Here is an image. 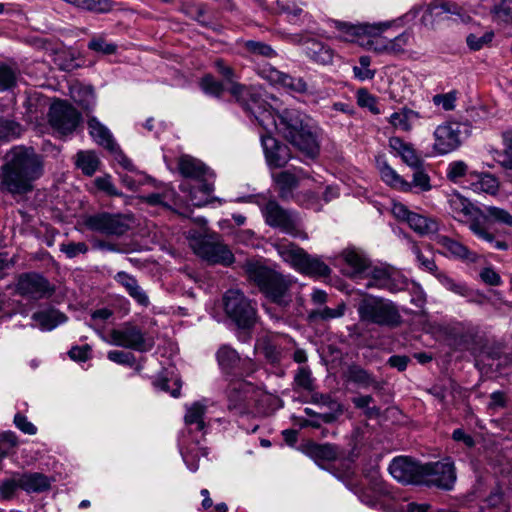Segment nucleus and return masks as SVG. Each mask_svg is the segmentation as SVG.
<instances>
[{"instance_id":"obj_1","label":"nucleus","mask_w":512,"mask_h":512,"mask_svg":"<svg viewBox=\"0 0 512 512\" xmlns=\"http://www.w3.org/2000/svg\"><path fill=\"white\" fill-rule=\"evenodd\" d=\"M43 174V161L31 147H14L6 155L0 171V189L24 195L34 189V182Z\"/></svg>"},{"instance_id":"obj_2","label":"nucleus","mask_w":512,"mask_h":512,"mask_svg":"<svg viewBox=\"0 0 512 512\" xmlns=\"http://www.w3.org/2000/svg\"><path fill=\"white\" fill-rule=\"evenodd\" d=\"M278 132L305 156L314 159L320 151L318 133L311 119L296 109L278 114Z\"/></svg>"},{"instance_id":"obj_3","label":"nucleus","mask_w":512,"mask_h":512,"mask_svg":"<svg viewBox=\"0 0 512 512\" xmlns=\"http://www.w3.org/2000/svg\"><path fill=\"white\" fill-rule=\"evenodd\" d=\"M243 269L248 279L273 303L287 306L291 302L289 290L293 282L289 277L256 260H247Z\"/></svg>"},{"instance_id":"obj_4","label":"nucleus","mask_w":512,"mask_h":512,"mask_svg":"<svg viewBox=\"0 0 512 512\" xmlns=\"http://www.w3.org/2000/svg\"><path fill=\"white\" fill-rule=\"evenodd\" d=\"M207 407L201 401H196L190 405H186V412L184 416V423L189 431L201 433L200 437H196L191 442L184 441L181 448V454L187 467L196 472L199 468L198 460L200 456L206 457L208 455V448L202 444L206 433V415Z\"/></svg>"},{"instance_id":"obj_5","label":"nucleus","mask_w":512,"mask_h":512,"mask_svg":"<svg viewBox=\"0 0 512 512\" xmlns=\"http://www.w3.org/2000/svg\"><path fill=\"white\" fill-rule=\"evenodd\" d=\"M359 321L384 328H397L403 323L398 306L390 299L365 294L357 304Z\"/></svg>"},{"instance_id":"obj_6","label":"nucleus","mask_w":512,"mask_h":512,"mask_svg":"<svg viewBox=\"0 0 512 512\" xmlns=\"http://www.w3.org/2000/svg\"><path fill=\"white\" fill-rule=\"evenodd\" d=\"M448 204L452 217L458 222L469 223V229L476 237L491 243L497 250L505 251L508 249L507 242L495 240V236L484 227L479 218L480 209L475 207L467 198L459 193H452L448 197Z\"/></svg>"},{"instance_id":"obj_7","label":"nucleus","mask_w":512,"mask_h":512,"mask_svg":"<svg viewBox=\"0 0 512 512\" xmlns=\"http://www.w3.org/2000/svg\"><path fill=\"white\" fill-rule=\"evenodd\" d=\"M178 169L184 177L203 182L199 186L198 191L205 197H208L214 190V185L210 182L214 178V173L200 160L188 155L181 156L178 160ZM189 200L196 207H202L209 203L208 198L198 199L193 190L189 192Z\"/></svg>"},{"instance_id":"obj_8","label":"nucleus","mask_w":512,"mask_h":512,"mask_svg":"<svg viewBox=\"0 0 512 512\" xmlns=\"http://www.w3.org/2000/svg\"><path fill=\"white\" fill-rule=\"evenodd\" d=\"M224 311L239 328L247 329L256 322V308L239 289H230L223 295Z\"/></svg>"},{"instance_id":"obj_9","label":"nucleus","mask_w":512,"mask_h":512,"mask_svg":"<svg viewBox=\"0 0 512 512\" xmlns=\"http://www.w3.org/2000/svg\"><path fill=\"white\" fill-rule=\"evenodd\" d=\"M103 339L111 345L138 352L150 351L154 346V338L130 322L124 323L118 329H112L108 337H103Z\"/></svg>"},{"instance_id":"obj_10","label":"nucleus","mask_w":512,"mask_h":512,"mask_svg":"<svg viewBox=\"0 0 512 512\" xmlns=\"http://www.w3.org/2000/svg\"><path fill=\"white\" fill-rule=\"evenodd\" d=\"M261 213L268 226L293 237L301 236L300 219L297 213L283 208L277 201L269 200L261 207Z\"/></svg>"},{"instance_id":"obj_11","label":"nucleus","mask_w":512,"mask_h":512,"mask_svg":"<svg viewBox=\"0 0 512 512\" xmlns=\"http://www.w3.org/2000/svg\"><path fill=\"white\" fill-rule=\"evenodd\" d=\"M277 250L285 261L290 262L305 274L315 276H328L330 274V268L324 262L308 255L303 249L294 244H278Z\"/></svg>"},{"instance_id":"obj_12","label":"nucleus","mask_w":512,"mask_h":512,"mask_svg":"<svg viewBox=\"0 0 512 512\" xmlns=\"http://www.w3.org/2000/svg\"><path fill=\"white\" fill-rule=\"evenodd\" d=\"M129 216L119 213L100 212L85 218L84 224L90 231L106 236H121L130 228Z\"/></svg>"},{"instance_id":"obj_13","label":"nucleus","mask_w":512,"mask_h":512,"mask_svg":"<svg viewBox=\"0 0 512 512\" xmlns=\"http://www.w3.org/2000/svg\"><path fill=\"white\" fill-rule=\"evenodd\" d=\"M190 246L197 256L209 263L229 266L234 261V255L230 249L214 237L194 238L191 240Z\"/></svg>"},{"instance_id":"obj_14","label":"nucleus","mask_w":512,"mask_h":512,"mask_svg":"<svg viewBox=\"0 0 512 512\" xmlns=\"http://www.w3.org/2000/svg\"><path fill=\"white\" fill-rule=\"evenodd\" d=\"M455 480L454 463L449 458L442 461L425 463L421 466V485L450 490Z\"/></svg>"},{"instance_id":"obj_15","label":"nucleus","mask_w":512,"mask_h":512,"mask_svg":"<svg viewBox=\"0 0 512 512\" xmlns=\"http://www.w3.org/2000/svg\"><path fill=\"white\" fill-rule=\"evenodd\" d=\"M370 495L368 492H363L360 496V500L366 505L374 508H380L384 511L391 512H403L404 508H397L394 505L386 504V499H392L391 492L387 485L382 481H375L371 487ZM429 505L426 503L417 504L409 503L405 506L406 512H427Z\"/></svg>"},{"instance_id":"obj_16","label":"nucleus","mask_w":512,"mask_h":512,"mask_svg":"<svg viewBox=\"0 0 512 512\" xmlns=\"http://www.w3.org/2000/svg\"><path fill=\"white\" fill-rule=\"evenodd\" d=\"M469 127L459 122H448L439 125L435 132L434 149L439 154H447L457 149L468 136Z\"/></svg>"},{"instance_id":"obj_17","label":"nucleus","mask_w":512,"mask_h":512,"mask_svg":"<svg viewBox=\"0 0 512 512\" xmlns=\"http://www.w3.org/2000/svg\"><path fill=\"white\" fill-rule=\"evenodd\" d=\"M364 279H367L366 288L383 289L392 293L402 290L406 284L403 277L388 266H372L370 264Z\"/></svg>"},{"instance_id":"obj_18","label":"nucleus","mask_w":512,"mask_h":512,"mask_svg":"<svg viewBox=\"0 0 512 512\" xmlns=\"http://www.w3.org/2000/svg\"><path fill=\"white\" fill-rule=\"evenodd\" d=\"M49 123L59 133H72L79 124L80 114L66 101H55L49 109Z\"/></svg>"},{"instance_id":"obj_19","label":"nucleus","mask_w":512,"mask_h":512,"mask_svg":"<svg viewBox=\"0 0 512 512\" xmlns=\"http://www.w3.org/2000/svg\"><path fill=\"white\" fill-rule=\"evenodd\" d=\"M258 75L273 85H279L284 89L298 94H312L308 83L302 77H295L282 72L275 67L266 64L257 69Z\"/></svg>"},{"instance_id":"obj_20","label":"nucleus","mask_w":512,"mask_h":512,"mask_svg":"<svg viewBox=\"0 0 512 512\" xmlns=\"http://www.w3.org/2000/svg\"><path fill=\"white\" fill-rule=\"evenodd\" d=\"M54 292L49 281L38 273H25L18 277L16 293L20 296L39 300Z\"/></svg>"},{"instance_id":"obj_21","label":"nucleus","mask_w":512,"mask_h":512,"mask_svg":"<svg viewBox=\"0 0 512 512\" xmlns=\"http://www.w3.org/2000/svg\"><path fill=\"white\" fill-rule=\"evenodd\" d=\"M421 466V463L401 456L391 461L389 472L400 483L421 485Z\"/></svg>"},{"instance_id":"obj_22","label":"nucleus","mask_w":512,"mask_h":512,"mask_svg":"<svg viewBox=\"0 0 512 512\" xmlns=\"http://www.w3.org/2000/svg\"><path fill=\"white\" fill-rule=\"evenodd\" d=\"M389 27L387 23L378 24H351L343 21H335V28L340 33L339 38L347 42H355L364 35H376Z\"/></svg>"},{"instance_id":"obj_23","label":"nucleus","mask_w":512,"mask_h":512,"mask_svg":"<svg viewBox=\"0 0 512 512\" xmlns=\"http://www.w3.org/2000/svg\"><path fill=\"white\" fill-rule=\"evenodd\" d=\"M435 241L442 248V254L446 257L470 263H475L479 258L476 252L447 235L438 234Z\"/></svg>"},{"instance_id":"obj_24","label":"nucleus","mask_w":512,"mask_h":512,"mask_svg":"<svg viewBox=\"0 0 512 512\" xmlns=\"http://www.w3.org/2000/svg\"><path fill=\"white\" fill-rule=\"evenodd\" d=\"M266 161L270 167H284L291 158L290 149L287 145L279 143L271 135H261Z\"/></svg>"},{"instance_id":"obj_25","label":"nucleus","mask_w":512,"mask_h":512,"mask_svg":"<svg viewBox=\"0 0 512 512\" xmlns=\"http://www.w3.org/2000/svg\"><path fill=\"white\" fill-rule=\"evenodd\" d=\"M322 402L325 405H328L332 410L329 413H317L311 408H305L304 412L309 417H315V420H302L300 422L301 428L312 427V428H320L321 423H333L338 417L343 413V407L337 401L331 400L330 397H322Z\"/></svg>"},{"instance_id":"obj_26","label":"nucleus","mask_w":512,"mask_h":512,"mask_svg":"<svg viewBox=\"0 0 512 512\" xmlns=\"http://www.w3.org/2000/svg\"><path fill=\"white\" fill-rule=\"evenodd\" d=\"M306 177L308 175L302 169H295V172L286 170L273 174L279 197L282 200L292 199L294 190L299 186V180Z\"/></svg>"},{"instance_id":"obj_27","label":"nucleus","mask_w":512,"mask_h":512,"mask_svg":"<svg viewBox=\"0 0 512 512\" xmlns=\"http://www.w3.org/2000/svg\"><path fill=\"white\" fill-rule=\"evenodd\" d=\"M342 258L347 265L344 270L346 275L353 279H364L370 263L363 253L355 249H346L342 252Z\"/></svg>"},{"instance_id":"obj_28","label":"nucleus","mask_w":512,"mask_h":512,"mask_svg":"<svg viewBox=\"0 0 512 512\" xmlns=\"http://www.w3.org/2000/svg\"><path fill=\"white\" fill-rule=\"evenodd\" d=\"M245 109L251 113L258 124L266 131L265 135H271L279 130L278 114L259 103L257 99L252 105L245 104Z\"/></svg>"},{"instance_id":"obj_29","label":"nucleus","mask_w":512,"mask_h":512,"mask_svg":"<svg viewBox=\"0 0 512 512\" xmlns=\"http://www.w3.org/2000/svg\"><path fill=\"white\" fill-rule=\"evenodd\" d=\"M114 279L139 305L144 307L149 305L150 301L148 295L138 284V281L134 276L124 271H120L114 276Z\"/></svg>"},{"instance_id":"obj_30","label":"nucleus","mask_w":512,"mask_h":512,"mask_svg":"<svg viewBox=\"0 0 512 512\" xmlns=\"http://www.w3.org/2000/svg\"><path fill=\"white\" fill-rule=\"evenodd\" d=\"M301 450L315 462L334 461L339 455V448L330 443L318 444L310 441L302 445Z\"/></svg>"},{"instance_id":"obj_31","label":"nucleus","mask_w":512,"mask_h":512,"mask_svg":"<svg viewBox=\"0 0 512 512\" xmlns=\"http://www.w3.org/2000/svg\"><path fill=\"white\" fill-rule=\"evenodd\" d=\"M87 125L89 134L98 145L104 147L109 152L118 151V144L106 126L100 123L96 118L89 119Z\"/></svg>"},{"instance_id":"obj_32","label":"nucleus","mask_w":512,"mask_h":512,"mask_svg":"<svg viewBox=\"0 0 512 512\" xmlns=\"http://www.w3.org/2000/svg\"><path fill=\"white\" fill-rule=\"evenodd\" d=\"M305 53L308 58L321 65L332 64L335 56L330 46L316 39H310L305 43Z\"/></svg>"},{"instance_id":"obj_33","label":"nucleus","mask_w":512,"mask_h":512,"mask_svg":"<svg viewBox=\"0 0 512 512\" xmlns=\"http://www.w3.org/2000/svg\"><path fill=\"white\" fill-rule=\"evenodd\" d=\"M20 489L27 493H41L51 487L52 479L39 472L19 474Z\"/></svg>"},{"instance_id":"obj_34","label":"nucleus","mask_w":512,"mask_h":512,"mask_svg":"<svg viewBox=\"0 0 512 512\" xmlns=\"http://www.w3.org/2000/svg\"><path fill=\"white\" fill-rule=\"evenodd\" d=\"M389 145L401 156L402 160L408 166L414 169L422 167V159L417 155L415 149L410 144L405 143L399 137H392L389 140Z\"/></svg>"},{"instance_id":"obj_35","label":"nucleus","mask_w":512,"mask_h":512,"mask_svg":"<svg viewBox=\"0 0 512 512\" xmlns=\"http://www.w3.org/2000/svg\"><path fill=\"white\" fill-rule=\"evenodd\" d=\"M239 46L248 58H274L277 52L267 43L257 40H241Z\"/></svg>"},{"instance_id":"obj_36","label":"nucleus","mask_w":512,"mask_h":512,"mask_svg":"<svg viewBox=\"0 0 512 512\" xmlns=\"http://www.w3.org/2000/svg\"><path fill=\"white\" fill-rule=\"evenodd\" d=\"M66 319V316L56 309L38 311L32 315V320L35 321L42 330L48 331L64 323Z\"/></svg>"},{"instance_id":"obj_37","label":"nucleus","mask_w":512,"mask_h":512,"mask_svg":"<svg viewBox=\"0 0 512 512\" xmlns=\"http://www.w3.org/2000/svg\"><path fill=\"white\" fill-rule=\"evenodd\" d=\"M419 118L418 112L405 107L391 114L388 121L395 129L410 131Z\"/></svg>"},{"instance_id":"obj_38","label":"nucleus","mask_w":512,"mask_h":512,"mask_svg":"<svg viewBox=\"0 0 512 512\" xmlns=\"http://www.w3.org/2000/svg\"><path fill=\"white\" fill-rule=\"evenodd\" d=\"M470 185L474 192L495 194L498 190L497 179L489 173H470Z\"/></svg>"},{"instance_id":"obj_39","label":"nucleus","mask_w":512,"mask_h":512,"mask_svg":"<svg viewBox=\"0 0 512 512\" xmlns=\"http://www.w3.org/2000/svg\"><path fill=\"white\" fill-rule=\"evenodd\" d=\"M407 223L411 229L420 235L437 233L439 230V224L434 218L425 217L414 212Z\"/></svg>"},{"instance_id":"obj_40","label":"nucleus","mask_w":512,"mask_h":512,"mask_svg":"<svg viewBox=\"0 0 512 512\" xmlns=\"http://www.w3.org/2000/svg\"><path fill=\"white\" fill-rule=\"evenodd\" d=\"M479 218L486 229V223L490 222L512 226V215L507 210L495 206H486L484 211L480 210Z\"/></svg>"},{"instance_id":"obj_41","label":"nucleus","mask_w":512,"mask_h":512,"mask_svg":"<svg viewBox=\"0 0 512 512\" xmlns=\"http://www.w3.org/2000/svg\"><path fill=\"white\" fill-rule=\"evenodd\" d=\"M348 381L362 387L368 388L377 384L374 375L359 365H350L346 372Z\"/></svg>"},{"instance_id":"obj_42","label":"nucleus","mask_w":512,"mask_h":512,"mask_svg":"<svg viewBox=\"0 0 512 512\" xmlns=\"http://www.w3.org/2000/svg\"><path fill=\"white\" fill-rule=\"evenodd\" d=\"M77 168L86 176H92L99 168L100 160L97 154L93 151H79L76 154Z\"/></svg>"},{"instance_id":"obj_43","label":"nucleus","mask_w":512,"mask_h":512,"mask_svg":"<svg viewBox=\"0 0 512 512\" xmlns=\"http://www.w3.org/2000/svg\"><path fill=\"white\" fill-rule=\"evenodd\" d=\"M382 180L391 187L403 192L411 191V184L404 180L392 167L383 164L380 168Z\"/></svg>"},{"instance_id":"obj_44","label":"nucleus","mask_w":512,"mask_h":512,"mask_svg":"<svg viewBox=\"0 0 512 512\" xmlns=\"http://www.w3.org/2000/svg\"><path fill=\"white\" fill-rule=\"evenodd\" d=\"M440 13L459 14V7L457 4L446 0H433L426 7L425 15L422 17V23L427 24L428 15H439Z\"/></svg>"},{"instance_id":"obj_45","label":"nucleus","mask_w":512,"mask_h":512,"mask_svg":"<svg viewBox=\"0 0 512 512\" xmlns=\"http://www.w3.org/2000/svg\"><path fill=\"white\" fill-rule=\"evenodd\" d=\"M19 69L15 64L0 62V91H6L16 85Z\"/></svg>"},{"instance_id":"obj_46","label":"nucleus","mask_w":512,"mask_h":512,"mask_svg":"<svg viewBox=\"0 0 512 512\" xmlns=\"http://www.w3.org/2000/svg\"><path fill=\"white\" fill-rule=\"evenodd\" d=\"M217 360L223 370L229 371L238 364L240 357L235 349L223 345L217 352Z\"/></svg>"},{"instance_id":"obj_47","label":"nucleus","mask_w":512,"mask_h":512,"mask_svg":"<svg viewBox=\"0 0 512 512\" xmlns=\"http://www.w3.org/2000/svg\"><path fill=\"white\" fill-rule=\"evenodd\" d=\"M414 36L411 31H404L393 39L389 40V54L399 55L406 52L407 47L411 46Z\"/></svg>"},{"instance_id":"obj_48","label":"nucleus","mask_w":512,"mask_h":512,"mask_svg":"<svg viewBox=\"0 0 512 512\" xmlns=\"http://www.w3.org/2000/svg\"><path fill=\"white\" fill-rule=\"evenodd\" d=\"M143 200L152 206L163 205L165 207H170L171 204L177 205L176 193L172 189H166L162 193L148 194L143 196Z\"/></svg>"},{"instance_id":"obj_49","label":"nucleus","mask_w":512,"mask_h":512,"mask_svg":"<svg viewBox=\"0 0 512 512\" xmlns=\"http://www.w3.org/2000/svg\"><path fill=\"white\" fill-rule=\"evenodd\" d=\"M346 310V304L341 302L337 305L336 308L323 307L321 309H316L310 312V319H320V320H331L340 318L344 315Z\"/></svg>"},{"instance_id":"obj_50","label":"nucleus","mask_w":512,"mask_h":512,"mask_svg":"<svg viewBox=\"0 0 512 512\" xmlns=\"http://www.w3.org/2000/svg\"><path fill=\"white\" fill-rule=\"evenodd\" d=\"M200 87L205 94L220 98L225 90L224 84L211 74L204 75L200 80Z\"/></svg>"},{"instance_id":"obj_51","label":"nucleus","mask_w":512,"mask_h":512,"mask_svg":"<svg viewBox=\"0 0 512 512\" xmlns=\"http://www.w3.org/2000/svg\"><path fill=\"white\" fill-rule=\"evenodd\" d=\"M492 13L498 21L512 23V0H495Z\"/></svg>"},{"instance_id":"obj_52","label":"nucleus","mask_w":512,"mask_h":512,"mask_svg":"<svg viewBox=\"0 0 512 512\" xmlns=\"http://www.w3.org/2000/svg\"><path fill=\"white\" fill-rule=\"evenodd\" d=\"M371 58L363 55L359 58V66L353 67L354 77L360 81L371 80L375 76V70L370 69Z\"/></svg>"},{"instance_id":"obj_53","label":"nucleus","mask_w":512,"mask_h":512,"mask_svg":"<svg viewBox=\"0 0 512 512\" xmlns=\"http://www.w3.org/2000/svg\"><path fill=\"white\" fill-rule=\"evenodd\" d=\"M229 85V92L236 98L237 101L245 104L247 98H250L254 103L258 97L253 94L246 86L238 83L235 79L227 83Z\"/></svg>"},{"instance_id":"obj_54","label":"nucleus","mask_w":512,"mask_h":512,"mask_svg":"<svg viewBox=\"0 0 512 512\" xmlns=\"http://www.w3.org/2000/svg\"><path fill=\"white\" fill-rule=\"evenodd\" d=\"M493 37L494 33L492 31H486L482 35L471 33L467 36L466 43L471 50L478 51L489 45L492 42Z\"/></svg>"},{"instance_id":"obj_55","label":"nucleus","mask_w":512,"mask_h":512,"mask_svg":"<svg viewBox=\"0 0 512 512\" xmlns=\"http://www.w3.org/2000/svg\"><path fill=\"white\" fill-rule=\"evenodd\" d=\"M294 382L300 388L311 391L313 389V379L312 372L307 366H301L298 368L295 376Z\"/></svg>"},{"instance_id":"obj_56","label":"nucleus","mask_w":512,"mask_h":512,"mask_svg":"<svg viewBox=\"0 0 512 512\" xmlns=\"http://www.w3.org/2000/svg\"><path fill=\"white\" fill-rule=\"evenodd\" d=\"M18 488H20L19 474H15L12 478L0 481V495L5 500L11 499Z\"/></svg>"},{"instance_id":"obj_57","label":"nucleus","mask_w":512,"mask_h":512,"mask_svg":"<svg viewBox=\"0 0 512 512\" xmlns=\"http://www.w3.org/2000/svg\"><path fill=\"white\" fill-rule=\"evenodd\" d=\"M21 128L18 123L9 119H0V138L9 139L17 137L20 134Z\"/></svg>"},{"instance_id":"obj_58","label":"nucleus","mask_w":512,"mask_h":512,"mask_svg":"<svg viewBox=\"0 0 512 512\" xmlns=\"http://www.w3.org/2000/svg\"><path fill=\"white\" fill-rule=\"evenodd\" d=\"M412 188H417L419 191H429L431 189L430 177L421 168L415 169L412 181L409 182Z\"/></svg>"},{"instance_id":"obj_59","label":"nucleus","mask_w":512,"mask_h":512,"mask_svg":"<svg viewBox=\"0 0 512 512\" xmlns=\"http://www.w3.org/2000/svg\"><path fill=\"white\" fill-rule=\"evenodd\" d=\"M60 250L66 254L68 258H74L79 254H85L88 246L85 242H68L61 244Z\"/></svg>"},{"instance_id":"obj_60","label":"nucleus","mask_w":512,"mask_h":512,"mask_svg":"<svg viewBox=\"0 0 512 512\" xmlns=\"http://www.w3.org/2000/svg\"><path fill=\"white\" fill-rule=\"evenodd\" d=\"M88 47L96 52H100L106 55H110L115 53L117 46L112 43H107L103 38H93L89 44Z\"/></svg>"},{"instance_id":"obj_61","label":"nucleus","mask_w":512,"mask_h":512,"mask_svg":"<svg viewBox=\"0 0 512 512\" xmlns=\"http://www.w3.org/2000/svg\"><path fill=\"white\" fill-rule=\"evenodd\" d=\"M413 251L422 269L434 275L438 272L437 265L432 257L425 256L417 246L414 247Z\"/></svg>"},{"instance_id":"obj_62","label":"nucleus","mask_w":512,"mask_h":512,"mask_svg":"<svg viewBox=\"0 0 512 512\" xmlns=\"http://www.w3.org/2000/svg\"><path fill=\"white\" fill-rule=\"evenodd\" d=\"M467 172V165L463 161H455L449 164L447 177L453 182H457Z\"/></svg>"},{"instance_id":"obj_63","label":"nucleus","mask_w":512,"mask_h":512,"mask_svg":"<svg viewBox=\"0 0 512 512\" xmlns=\"http://www.w3.org/2000/svg\"><path fill=\"white\" fill-rule=\"evenodd\" d=\"M358 104L361 107H367L374 114L380 113V111L377 107V101H376L375 97H373L371 94H369L365 90H360L358 92Z\"/></svg>"},{"instance_id":"obj_64","label":"nucleus","mask_w":512,"mask_h":512,"mask_svg":"<svg viewBox=\"0 0 512 512\" xmlns=\"http://www.w3.org/2000/svg\"><path fill=\"white\" fill-rule=\"evenodd\" d=\"M214 67L227 83L236 79V73L234 69L227 65L223 59H217L214 62Z\"/></svg>"}]
</instances>
